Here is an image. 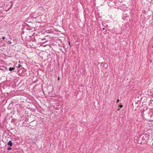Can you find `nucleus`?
<instances>
[{"mask_svg":"<svg viewBox=\"0 0 153 153\" xmlns=\"http://www.w3.org/2000/svg\"><path fill=\"white\" fill-rule=\"evenodd\" d=\"M13 106V104L10 103V104L7 107V109L8 110H10Z\"/></svg>","mask_w":153,"mask_h":153,"instance_id":"nucleus-1","label":"nucleus"},{"mask_svg":"<svg viewBox=\"0 0 153 153\" xmlns=\"http://www.w3.org/2000/svg\"><path fill=\"white\" fill-rule=\"evenodd\" d=\"M7 145H9L10 146H12V143L11 140H10L7 143Z\"/></svg>","mask_w":153,"mask_h":153,"instance_id":"nucleus-2","label":"nucleus"},{"mask_svg":"<svg viewBox=\"0 0 153 153\" xmlns=\"http://www.w3.org/2000/svg\"><path fill=\"white\" fill-rule=\"evenodd\" d=\"M15 68H14L13 67V68L10 67L9 68V70L10 71H12L14 70Z\"/></svg>","mask_w":153,"mask_h":153,"instance_id":"nucleus-3","label":"nucleus"},{"mask_svg":"<svg viewBox=\"0 0 153 153\" xmlns=\"http://www.w3.org/2000/svg\"><path fill=\"white\" fill-rule=\"evenodd\" d=\"M7 42L8 44H11L12 43L11 41L10 40L8 41Z\"/></svg>","mask_w":153,"mask_h":153,"instance_id":"nucleus-4","label":"nucleus"},{"mask_svg":"<svg viewBox=\"0 0 153 153\" xmlns=\"http://www.w3.org/2000/svg\"><path fill=\"white\" fill-rule=\"evenodd\" d=\"M12 149V148L10 147H9L7 148V150H10Z\"/></svg>","mask_w":153,"mask_h":153,"instance_id":"nucleus-5","label":"nucleus"},{"mask_svg":"<svg viewBox=\"0 0 153 153\" xmlns=\"http://www.w3.org/2000/svg\"><path fill=\"white\" fill-rule=\"evenodd\" d=\"M119 107L121 108L123 107V105H120L119 106Z\"/></svg>","mask_w":153,"mask_h":153,"instance_id":"nucleus-6","label":"nucleus"},{"mask_svg":"<svg viewBox=\"0 0 153 153\" xmlns=\"http://www.w3.org/2000/svg\"><path fill=\"white\" fill-rule=\"evenodd\" d=\"M21 67H22V65L20 64H19L18 65V68H19Z\"/></svg>","mask_w":153,"mask_h":153,"instance_id":"nucleus-7","label":"nucleus"},{"mask_svg":"<svg viewBox=\"0 0 153 153\" xmlns=\"http://www.w3.org/2000/svg\"><path fill=\"white\" fill-rule=\"evenodd\" d=\"M120 101V100L119 99H118L117 100V102H116V103H117L118 102Z\"/></svg>","mask_w":153,"mask_h":153,"instance_id":"nucleus-8","label":"nucleus"},{"mask_svg":"<svg viewBox=\"0 0 153 153\" xmlns=\"http://www.w3.org/2000/svg\"><path fill=\"white\" fill-rule=\"evenodd\" d=\"M68 44H69V45H70V47L71 46V45H70V41H69L68 42Z\"/></svg>","mask_w":153,"mask_h":153,"instance_id":"nucleus-9","label":"nucleus"},{"mask_svg":"<svg viewBox=\"0 0 153 153\" xmlns=\"http://www.w3.org/2000/svg\"><path fill=\"white\" fill-rule=\"evenodd\" d=\"M5 39V37H3L2 38V39Z\"/></svg>","mask_w":153,"mask_h":153,"instance_id":"nucleus-10","label":"nucleus"},{"mask_svg":"<svg viewBox=\"0 0 153 153\" xmlns=\"http://www.w3.org/2000/svg\"><path fill=\"white\" fill-rule=\"evenodd\" d=\"M102 29H103V30H104L105 28H103Z\"/></svg>","mask_w":153,"mask_h":153,"instance_id":"nucleus-11","label":"nucleus"},{"mask_svg":"<svg viewBox=\"0 0 153 153\" xmlns=\"http://www.w3.org/2000/svg\"><path fill=\"white\" fill-rule=\"evenodd\" d=\"M0 47H1V46H0Z\"/></svg>","mask_w":153,"mask_h":153,"instance_id":"nucleus-12","label":"nucleus"}]
</instances>
